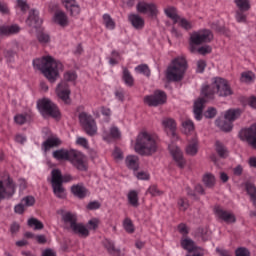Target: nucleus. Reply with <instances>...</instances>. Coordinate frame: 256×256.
I'll return each mask as SVG.
<instances>
[{"mask_svg":"<svg viewBox=\"0 0 256 256\" xmlns=\"http://www.w3.org/2000/svg\"><path fill=\"white\" fill-rule=\"evenodd\" d=\"M134 151L142 157L155 155L159 151V137L147 130H141L136 136Z\"/></svg>","mask_w":256,"mask_h":256,"instance_id":"1","label":"nucleus"},{"mask_svg":"<svg viewBox=\"0 0 256 256\" xmlns=\"http://www.w3.org/2000/svg\"><path fill=\"white\" fill-rule=\"evenodd\" d=\"M99 223H101V221L98 218L90 219L88 221V229H92L93 231H95V229L99 227Z\"/></svg>","mask_w":256,"mask_h":256,"instance_id":"51","label":"nucleus"},{"mask_svg":"<svg viewBox=\"0 0 256 256\" xmlns=\"http://www.w3.org/2000/svg\"><path fill=\"white\" fill-rule=\"evenodd\" d=\"M135 175L140 181H149L150 179V175L148 174V172L145 171L137 172Z\"/></svg>","mask_w":256,"mask_h":256,"instance_id":"57","label":"nucleus"},{"mask_svg":"<svg viewBox=\"0 0 256 256\" xmlns=\"http://www.w3.org/2000/svg\"><path fill=\"white\" fill-rule=\"evenodd\" d=\"M59 145H61V139L52 136L43 142L42 147L44 151H49V149H53V147H59Z\"/></svg>","mask_w":256,"mask_h":256,"instance_id":"25","label":"nucleus"},{"mask_svg":"<svg viewBox=\"0 0 256 256\" xmlns=\"http://www.w3.org/2000/svg\"><path fill=\"white\" fill-rule=\"evenodd\" d=\"M17 7H19V9H21V11L29 10V5L24 0H17Z\"/></svg>","mask_w":256,"mask_h":256,"instance_id":"62","label":"nucleus"},{"mask_svg":"<svg viewBox=\"0 0 256 256\" xmlns=\"http://www.w3.org/2000/svg\"><path fill=\"white\" fill-rule=\"evenodd\" d=\"M103 21L107 29H115V21H113V18L109 14L103 15Z\"/></svg>","mask_w":256,"mask_h":256,"instance_id":"43","label":"nucleus"},{"mask_svg":"<svg viewBox=\"0 0 256 256\" xmlns=\"http://www.w3.org/2000/svg\"><path fill=\"white\" fill-rule=\"evenodd\" d=\"M62 221L66 226H70V229L77 223V216L70 212H66L62 215Z\"/></svg>","mask_w":256,"mask_h":256,"instance_id":"32","label":"nucleus"},{"mask_svg":"<svg viewBox=\"0 0 256 256\" xmlns=\"http://www.w3.org/2000/svg\"><path fill=\"white\" fill-rule=\"evenodd\" d=\"M128 20L134 29L141 30L143 27H145V19L139 16V14H130L128 16Z\"/></svg>","mask_w":256,"mask_h":256,"instance_id":"19","label":"nucleus"},{"mask_svg":"<svg viewBox=\"0 0 256 256\" xmlns=\"http://www.w3.org/2000/svg\"><path fill=\"white\" fill-rule=\"evenodd\" d=\"M51 183L54 195H56L58 199H65V188L63 187V178H61V171H52Z\"/></svg>","mask_w":256,"mask_h":256,"instance_id":"9","label":"nucleus"},{"mask_svg":"<svg viewBox=\"0 0 256 256\" xmlns=\"http://www.w3.org/2000/svg\"><path fill=\"white\" fill-rule=\"evenodd\" d=\"M166 101L167 95L161 90L155 91L154 94L144 97V103L149 107H157L159 105H163Z\"/></svg>","mask_w":256,"mask_h":256,"instance_id":"10","label":"nucleus"},{"mask_svg":"<svg viewBox=\"0 0 256 256\" xmlns=\"http://www.w3.org/2000/svg\"><path fill=\"white\" fill-rule=\"evenodd\" d=\"M216 115H217V109L213 107L208 108L204 113V117H206V119H213V117H215Z\"/></svg>","mask_w":256,"mask_h":256,"instance_id":"55","label":"nucleus"},{"mask_svg":"<svg viewBox=\"0 0 256 256\" xmlns=\"http://www.w3.org/2000/svg\"><path fill=\"white\" fill-rule=\"evenodd\" d=\"M126 166L128 169H132L133 171L139 170V157L136 155H129L125 160Z\"/></svg>","mask_w":256,"mask_h":256,"instance_id":"26","label":"nucleus"},{"mask_svg":"<svg viewBox=\"0 0 256 256\" xmlns=\"http://www.w3.org/2000/svg\"><path fill=\"white\" fill-rule=\"evenodd\" d=\"M25 204L20 202L14 207V213H17L18 215H23L25 213Z\"/></svg>","mask_w":256,"mask_h":256,"instance_id":"59","label":"nucleus"},{"mask_svg":"<svg viewBox=\"0 0 256 256\" xmlns=\"http://www.w3.org/2000/svg\"><path fill=\"white\" fill-rule=\"evenodd\" d=\"M236 256H251V253L246 248H238L236 250Z\"/></svg>","mask_w":256,"mask_h":256,"instance_id":"64","label":"nucleus"},{"mask_svg":"<svg viewBox=\"0 0 256 256\" xmlns=\"http://www.w3.org/2000/svg\"><path fill=\"white\" fill-rule=\"evenodd\" d=\"M21 31V28L17 25H11V26H0V35H15V33H19Z\"/></svg>","mask_w":256,"mask_h":256,"instance_id":"27","label":"nucleus"},{"mask_svg":"<svg viewBox=\"0 0 256 256\" xmlns=\"http://www.w3.org/2000/svg\"><path fill=\"white\" fill-rule=\"evenodd\" d=\"M28 225L29 227H34L36 230H41L43 229V224L41 221H39L37 218H30L28 220Z\"/></svg>","mask_w":256,"mask_h":256,"instance_id":"45","label":"nucleus"},{"mask_svg":"<svg viewBox=\"0 0 256 256\" xmlns=\"http://www.w3.org/2000/svg\"><path fill=\"white\" fill-rule=\"evenodd\" d=\"M182 129L185 135H193L195 133V124L190 119L182 120Z\"/></svg>","mask_w":256,"mask_h":256,"instance_id":"31","label":"nucleus"},{"mask_svg":"<svg viewBox=\"0 0 256 256\" xmlns=\"http://www.w3.org/2000/svg\"><path fill=\"white\" fill-rule=\"evenodd\" d=\"M241 109H229L225 112L224 118L226 121H230L233 123V121H236V119H239L241 117Z\"/></svg>","mask_w":256,"mask_h":256,"instance_id":"28","label":"nucleus"},{"mask_svg":"<svg viewBox=\"0 0 256 256\" xmlns=\"http://www.w3.org/2000/svg\"><path fill=\"white\" fill-rule=\"evenodd\" d=\"M123 227L126 233H135V226L133 225V221H131V219L126 218L123 222Z\"/></svg>","mask_w":256,"mask_h":256,"instance_id":"44","label":"nucleus"},{"mask_svg":"<svg viewBox=\"0 0 256 256\" xmlns=\"http://www.w3.org/2000/svg\"><path fill=\"white\" fill-rule=\"evenodd\" d=\"M56 94L59 99H62L64 103H69V96L71 95V89L69 88V84L65 81H61L56 88Z\"/></svg>","mask_w":256,"mask_h":256,"instance_id":"15","label":"nucleus"},{"mask_svg":"<svg viewBox=\"0 0 256 256\" xmlns=\"http://www.w3.org/2000/svg\"><path fill=\"white\" fill-rule=\"evenodd\" d=\"M70 229L75 233V235H79V237H89V229H87V227L82 223L76 222Z\"/></svg>","mask_w":256,"mask_h":256,"instance_id":"23","label":"nucleus"},{"mask_svg":"<svg viewBox=\"0 0 256 256\" xmlns=\"http://www.w3.org/2000/svg\"><path fill=\"white\" fill-rule=\"evenodd\" d=\"M51 38L48 36V34L40 33L38 34V41L39 43H49Z\"/></svg>","mask_w":256,"mask_h":256,"instance_id":"61","label":"nucleus"},{"mask_svg":"<svg viewBox=\"0 0 256 256\" xmlns=\"http://www.w3.org/2000/svg\"><path fill=\"white\" fill-rule=\"evenodd\" d=\"M212 51V48L211 46L209 45H206V46H202L200 48L197 49V52L200 54V55H207L209 53H211Z\"/></svg>","mask_w":256,"mask_h":256,"instance_id":"60","label":"nucleus"},{"mask_svg":"<svg viewBox=\"0 0 256 256\" xmlns=\"http://www.w3.org/2000/svg\"><path fill=\"white\" fill-rule=\"evenodd\" d=\"M187 71V60L184 57H177L168 66L166 70V79L168 81H181Z\"/></svg>","mask_w":256,"mask_h":256,"instance_id":"4","label":"nucleus"},{"mask_svg":"<svg viewBox=\"0 0 256 256\" xmlns=\"http://www.w3.org/2000/svg\"><path fill=\"white\" fill-rule=\"evenodd\" d=\"M76 80H77V73H75V71H67L64 74L65 83H67L69 81H76Z\"/></svg>","mask_w":256,"mask_h":256,"instance_id":"50","label":"nucleus"},{"mask_svg":"<svg viewBox=\"0 0 256 256\" xmlns=\"http://www.w3.org/2000/svg\"><path fill=\"white\" fill-rule=\"evenodd\" d=\"M34 67L41 71L42 75L50 81L55 83L59 79V71H63V64L56 61L51 56H44L33 61Z\"/></svg>","mask_w":256,"mask_h":256,"instance_id":"2","label":"nucleus"},{"mask_svg":"<svg viewBox=\"0 0 256 256\" xmlns=\"http://www.w3.org/2000/svg\"><path fill=\"white\" fill-rule=\"evenodd\" d=\"M102 137L104 141H111L112 139H121V131L116 126H112L110 130H103Z\"/></svg>","mask_w":256,"mask_h":256,"instance_id":"17","label":"nucleus"},{"mask_svg":"<svg viewBox=\"0 0 256 256\" xmlns=\"http://www.w3.org/2000/svg\"><path fill=\"white\" fill-rule=\"evenodd\" d=\"M122 79L127 87H133V85H135V78H133L129 69L125 67H123Z\"/></svg>","mask_w":256,"mask_h":256,"instance_id":"33","label":"nucleus"},{"mask_svg":"<svg viewBox=\"0 0 256 256\" xmlns=\"http://www.w3.org/2000/svg\"><path fill=\"white\" fill-rule=\"evenodd\" d=\"M21 203L26 207H33L35 205V197L33 196H25L22 198Z\"/></svg>","mask_w":256,"mask_h":256,"instance_id":"49","label":"nucleus"},{"mask_svg":"<svg viewBox=\"0 0 256 256\" xmlns=\"http://www.w3.org/2000/svg\"><path fill=\"white\" fill-rule=\"evenodd\" d=\"M71 192L79 199H85V196L89 194V190L81 184L73 185L71 187Z\"/></svg>","mask_w":256,"mask_h":256,"instance_id":"24","label":"nucleus"},{"mask_svg":"<svg viewBox=\"0 0 256 256\" xmlns=\"http://www.w3.org/2000/svg\"><path fill=\"white\" fill-rule=\"evenodd\" d=\"M78 119L85 133H87L90 137L97 135V122H95L93 116L87 114V112H81Z\"/></svg>","mask_w":256,"mask_h":256,"instance_id":"7","label":"nucleus"},{"mask_svg":"<svg viewBox=\"0 0 256 256\" xmlns=\"http://www.w3.org/2000/svg\"><path fill=\"white\" fill-rule=\"evenodd\" d=\"M178 231L183 237H187L189 235V227H187V224L181 223L178 225Z\"/></svg>","mask_w":256,"mask_h":256,"instance_id":"52","label":"nucleus"},{"mask_svg":"<svg viewBox=\"0 0 256 256\" xmlns=\"http://www.w3.org/2000/svg\"><path fill=\"white\" fill-rule=\"evenodd\" d=\"M181 247L185 249V251H188V253H193V251H197L199 249L195 242L189 238H183L181 240Z\"/></svg>","mask_w":256,"mask_h":256,"instance_id":"29","label":"nucleus"},{"mask_svg":"<svg viewBox=\"0 0 256 256\" xmlns=\"http://www.w3.org/2000/svg\"><path fill=\"white\" fill-rule=\"evenodd\" d=\"M168 151L176 165H178L180 169H183V167H185L186 161L183 157V151H181V148L175 144H170L168 146Z\"/></svg>","mask_w":256,"mask_h":256,"instance_id":"13","label":"nucleus"},{"mask_svg":"<svg viewBox=\"0 0 256 256\" xmlns=\"http://www.w3.org/2000/svg\"><path fill=\"white\" fill-rule=\"evenodd\" d=\"M205 107V98H198L194 102V115L197 121L203 118V108Z\"/></svg>","mask_w":256,"mask_h":256,"instance_id":"18","label":"nucleus"},{"mask_svg":"<svg viewBox=\"0 0 256 256\" xmlns=\"http://www.w3.org/2000/svg\"><path fill=\"white\" fill-rule=\"evenodd\" d=\"M136 73H141L142 75H145L146 77L151 76V70L149 69V66L147 64H141L138 65L135 68Z\"/></svg>","mask_w":256,"mask_h":256,"instance_id":"39","label":"nucleus"},{"mask_svg":"<svg viewBox=\"0 0 256 256\" xmlns=\"http://www.w3.org/2000/svg\"><path fill=\"white\" fill-rule=\"evenodd\" d=\"M17 191V184L10 176L0 178V201L3 199H11Z\"/></svg>","mask_w":256,"mask_h":256,"instance_id":"6","label":"nucleus"},{"mask_svg":"<svg viewBox=\"0 0 256 256\" xmlns=\"http://www.w3.org/2000/svg\"><path fill=\"white\" fill-rule=\"evenodd\" d=\"M234 3L240 11H249L251 9V2L249 0H234Z\"/></svg>","mask_w":256,"mask_h":256,"instance_id":"38","label":"nucleus"},{"mask_svg":"<svg viewBox=\"0 0 256 256\" xmlns=\"http://www.w3.org/2000/svg\"><path fill=\"white\" fill-rule=\"evenodd\" d=\"M188 145L186 146L187 155L192 157L199 151V142L197 141V136L194 135L192 139L188 138Z\"/></svg>","mask_w":256,"mask_h":256,"instance_id":"20","label":"nucleus"},{"mask_svg":"<svg viewBox=\"0 0 256 256\" xmlns=\"http://www.w3.org/2000/svg\"><path fill=\"white\" fill-rule=\"evenodd\" d=\"M177 205L180 211H187L189 209V201L185 198L178 199Z\"/></svg>","mask_w":256,"mask_h":256,"instance_id":"47","label":"nucleus"},{"mask_svg":"<svg viewBox=\"0 0 256 256\" xmlns=\"http://www.w3.org/2000/svg\"><path fill=\"white\" fill-rule=\"evenodd\" d=\"M26 23L27 25H30V27H39V25H41V20L39 19V14L37 13V11L32 10L30 12Z\"/></svg>","mask_w":256,"mask_h":256,"instance_id":"30","label":"nucleus"},{"mask_svg":"<svg viewBox=\"0 0 256 256\" xmlns=\"http://www.w3.org/2000/svg\"><path fill=\"white\" fill-rule=\"evenodd\" d=\"M178 23L179 27H182V29H185L186 31H189V29H193V24L191 21L185 19V18H178Z\"/></svg>","mask_w":256,"mask_h":256,"instance_id":"41","label":"nucleus"},{"mask_svg":"<svg viewBox=\"0 0 256 256\" xmlns=\"http://www.w3.org/2000/svg\"><path fill=\"white\" fill-rule=\"evenodd\" d=\"M162 127L168 135H171L173 141H177V139H179V136H177V133H176L177 122H175L173 118H163Z\"/></svg>","mask_w":256,"mask_h":256,"instance_id":"14","label":"nucleus"},{"mask_svg":"<svg viewBox=\"0 0 256 256\" xmlns=\"http://www.w3.org/2000/svg\"><path fill=\"white\" fill-rule=\"evenodd\" d=\"M54 23L60 25V27H67L69 25V18L63 11H56L54 14Z\"/></svg>","mask_w":256,"mask_h":256,"instance_id":"21","label":"nucleus"},{"mask_svg":"<svg viewBox=\"0 0 256 256\" xmlns=\"http://www.w3.org/2000/svg\"><path fill=\"white\" fill-rule=\"evenodd\" d=\"M113 159L115 161H123V152L119 148H115L113 153H112Z\"/></svg>","mask_w":256,"mask_h":256,"instance_id":"53","label":"nucleus"},{"mask_svg":"<svg viewBox=\"0 0 256 256\" xmlns=\"http://www.w3.org/2000/svg\"><path fill=\"white\" fill-rule=\"evenodd\" d=\"M14 122L16 125H25L27 123V114H17L14 117Z\"/></svg>","mask_w":256,"mask_h":256,"instance_id":"48","label":"nucleus"},{"mask_svg":"<svg viewBox=\"0 0 256 256\" xmlns=\"http://www.w3.org/2000/svg\"><path fill=\"white\" fill-rule=\"evenodd\" d=\"M37 107L42 115H48L49 117H54L55 119L61 115L57 105L47 98L39 100Z\"/></svg>","mask_w":256,"mask_h":256,"instance_id":"8","label":"nucleus"},{"mask_svg":"<svg viewBox=\"0 0 256 256\" xmlns=\"http://www.w3.org/2000/svg\"><path fill=\"white\" fill-rule=\"evenodd\" d=\"M138 13L147 14L150 13L152 17L157 16L159 10H157V5L153 3L139 2L136 6Z\"/></svg>","mask_w":256,"mask_h":256,"instance_id":"16","label":"nucleus"},{"mask_svg":"<svg viewBox=\"0 0 256 256\" xmlns=\"http://www.w3.org/2000/svg\"><path fill=\"white\" fill-rule=\"evenodd\" d=\"M70 11V15H72L73 17H77V15H79V13H81V8H79V5H77V2L69 8Z\"/></svg>","mask_w":256,"mask_h":256,"instance_id":"58","label":"nucleus"},{"mask_svg":"<svg viewBox=\"0 0 256 256\" xmlns=\"http://www.w3.org/2000/svg\"><path fill=\"white\" fill-rule=\"evenodd\" d=\"M216 125L221 129V131L229 132L231 129H233V122H230L229 120H216Z\"/></svg>","mask_w":256,"mask_h":256,"instance_id":"36","label":"nucleus"},{"mask_svg":"<svg viewBox=\"0 0 256 256\" xmlns=\"http://www.w3.org/2000/svg\"><path fill=\"white\" fill-rule=\"evenodd\" d=\"M214 215L220 219V221H224V223H235L237 218L233 212L223 209L221 206L214 207Z\"/></svg>","mask_w":256,"mask_h":256,"instance_id":"12","label":"nucleus"},{"mask_svg":"<svg viewBox=\"0 0 256 256\" xmlns=\"http://www.w3.org/2000/svg\"><path fill=\"white\" fill-rule=\"evenodd\" d=\"M127 199L132 207H139V193L137 191H129L127 194Z\"/></svg>","mask_w":256,"mask_h":256,"instance_id":"34","label":"nucleus"},{"mask_svg":"<svg viewBox=\"0 0 256 256\" xmlns=\"http://www.w3.org/2000/svg\"><path fill=\"white\" fill-rule=\"evenodd\" d=\"M216 152L220 157H227L229 155L227 148L221 142H216Z\"/></svg>","mask_w":256,"mask_h":256,"instance_id":"42","label":"nucleus"},{"mask_svg":"<svg viewBox=\"0 0 256 256\" xmlns=\"http://www.w3.org/2000/svg\"><path fill=\"white\" fill-rule=\"evenodd\" d=\"M76 144L80 145V147H84V149H89V141H87V138L78 137L76 140Z\"/></svg>","mask_w":256,"mask_h":256,"instance_id":"56","label":"nucleus"},{"mask_svg":"<svg viewBox=\"0 0 256 256\" xmlns=\"http://www.w3.org/2000/svg\"><path fill=\"white\" fill-rule=\"evenodd\" d=\"M202 181H203L204 185L206 187H208L209 189L215 187V183H217V180L215 179V176L211 173H206L203 176Z\"/></svg>","mask_w":256,"mask_h":256,"instance_id":"35","label":"nucleus"},{"mask_svg":"<svg viewBox=\"0 0 256 256\" xmlns=\"http://www.w3.org/2000/svg\"><path fill=\"white\" fill-rule=\"evenodd\" d=\"M165 15H167V17H169V19H172V21L174 23H177L179 21V18L181 16H179L177 14V9H175V7H168L164 10Z\"/></svg>","mask_w":256,"mask_h":256,"instance_id":"37","label":"nucleus"},{"mask_svg":"<svg viewBox=\"0 0 256 256\" xmlns=\"http://www.w3.org/2000/svg\"><path fill=\"white\" fill-rule=\"evenodd\" d=\"M71 155H73V150L60 149L53 152L54 159L58 161H70Z\"/></svg>","mask_w":256,"mask_h":256,"instance_id":"22","label":"nucleus"},{"mask_svg":"<svg viewBox=\"0 0 256 256\" xmlns=\"http://www.w3.org/2000/svg\"><path fill=\"white\" fill-rule=\"evenodd\" d=\"M147 193H149L152 197H160V195H163V191L159 190V188H157L155 185L150 186Z\"/></svg>","mask_w":256,"mask_h":256,"instance_id":"46","label":"nucleus"},{"mask_svg":"<svg viewBox=\"0 0 256 256\" xmlns=\"http://www.w3.org/2000/svg\"><path fill=\"white\" fill-rule=\"evenodd\" d=\"M215 93L219 97H229V95H233V90L227 80L216 77L212 79L211 85H205L201 90L202 97H206V99H213Z\"/></svg>","mask_w":256,"mask_h":256,"instance_id":"3","label":"nucleus"},{"mask_svg":"<svg viewBox=\"0 0 256 256\" xmlns=\"http://www.w3.org/2000/svg\"><path fill=\"white\" fill-rule=\"evenodd\" d=\"M104 246L109 253H113V251H115V245L110 240H105Z\"/></svg>","mask_w":256,"mask_h":256,"instance_id":"63","label":"nucleus"},{"mask_svg":"<svg viewBox=\"0 0 256 256\" xmlns=\"http://www.w3.org/2000/svg\"><path fill=\"white\" fill-rule=\"evenodd\" d=\"M237 23H247V15H245L241 10L236 12Z\"/></svg>","mask_w":256,"mask_h":256,"instance_id":"54","label":"nucleus"},{"mask_svg":"<svg viewBox=\"0 0 256 256\" xmlns=\"http://www.w3.org/2000/svg\"><path fill=\"white\" fill-rule=\"evenodd\" d=\"M69 161L78 171H87V159L81 152L73 150Z\"/></svg>","mask_w":256,"mask_h":256,"instance_id":"11","label":"nucleus"},{"mask_svg":"<svg viewBox=\"0 0 256 256\" xmlns=\"http://www.w3.org/2000/svg\"><path fill=\"white\" fill-rule=\"evenodd\" d=\"M255 80V74L251 71L249 72H243L241 74V78H240V81L242 83H251L252 81Z\"/></svg>","mask_w":256,"mask_h":256,"instance_id":"40","label":"nucleus"},{"mask_svg":"<svg viewBox=\"0 0 256 256\" xmlns=\"http://www.w3.org/2000/svg\"><path fill=\"white\" fill-rule=\"evenodd\" d=\"M213 39V32L208 29H202L193 32L190 35V51L191 53H195L197 48L195 45H202V43H211Z\"/></svg>","mask_w":256,"mask_h":256,"instance_id":"5","label":"nucleus"}]
</instances>
